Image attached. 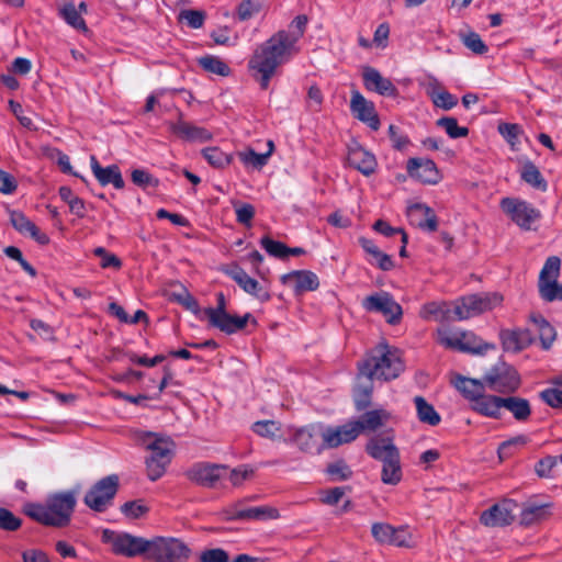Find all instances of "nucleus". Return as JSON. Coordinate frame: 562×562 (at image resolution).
Segmentation results:
<instances>
[{"mask_svg": "<svg viewBox=\"0 0 562 562\" xmlns=\"http://www.w3.org/2000/svg\"><path fill=\"white\" fill-rule=\"evenodd\" d=\"M350 111L353 117L363 122L370 128L376 131L380 127V120L374 103L367 100L358 90L351 93Z\"/></svg>", "mask_w": 562, "mask_h": 562, "instance_id": "dca6fc26", "label": "nucleus"}, {"mask_svg": "<svg viewBox=\"0 0 562 562\" xmlns=\"http://www.w3.org/2000/svg\"><path fill=\"white\" fill-rule=\"evenodd\" d=\"M90 166L93 176L101 186L104 187L111 183L115 189L121 190L124 188L125 182L123 180L119 166L111 165L103 168L93 155L90 157Z\"/></svg>", "mask_w": 562, "mask_h": 562, "instance_id": "4be33fe9", "label": "nucleus"}, {"mask_svg": "<svg viewBox=\"0 0 562 562\" xmlns=\"http://www.w3.org/2000/svg\"><path fill=\"white\" fill-rule=\"evenodd\" d=\"M405 370L402 352L389 346V380L396 379Z\"/></svg>", "mask_w": 562, "mask_h": 562, "instance_id": "49530a36", "label": "nucleus"}, {"mask_svg": "<svg viewBox=\"0 0 562 562\" xmlns=\"http://www.w3.org/2000/svg\"><path fill=\"white\" fill-rule=\"evenodd\" d=\"M347 162L351 168L357 169L366 176L372 173L376 167L374 156L358 144L349 146Z\"/></svg>", "mask_w": 562, "mask_h": 562, "instance_id": "5701e85b", "label": "nucleus"}, {"mask_svg": "<svg viewBox=\"0 0 562 562\" xmlns=\"http://www.w3.org/2000/svg\"><path fill=\"white\" fill-rule=\"evenodd\" d=\"M541 400L549 406L562 407V391L558 389H546L540 393Z\"/></svg>", "mask_w": 562, "mask_h": 562, "instance_id": "774afa93", "label": "nucleus"}, {"mask_svg": "<svg viewBox=\"0 0 562 562\" xmlns=\"http://www.w3.org/2000/svg\"><path fill=\"white\" fill-rule=\"evenodd\" d=\"M452 383L470 404L487 389L484 382V375L481 380L458 375Z\"/></svg>", "mask_w": 562, "mask_h": 562, "instance_id": "cd10ccee", "label": "nucleus"}, {"mask_svg": "<svg viewBox=\"0 0 562 562\" xmlns=\"http://www.w3.org/2000/svg\"><path fill=\"white\" fill-rule=\"evenodd\" d=\"M389 544L398 548H412L415 544V539L409 527L406 525L397 528L389 526Z\"/></svg>", "mask_w": 562, "mask_h": 562, "instance_id": "4c0bfd02", "label": "nucleus"}, {"mask_svg": "<svg viewBox=\"0 0 562 562\" xmlns=\"http://www.w3.org/2000/svg\"><path fill=\"white\" fill-rule=\"evenodd\" d=\"M437 125L442 127L449 137L451 138H461L467 137L469 135V128L464 126H459L457 119L452 116H445L437 121Z\"/></svg>", "mask_w": 562, "mask_h": 562, "instance_id": "a18cd8bd", "label": "nucleus"}, {"mask_svg": "<svg viewBox=\"0 0 562 562\" xmlns=\"http://www.w3.org/2000/svg\"><path fill=\"white\" fill-rule=\"evenodd\" d=\"M93 254H94V256H97L101 259L100 266L103 269H106V268L120 269L122 267L121 259L117 256H115L114 254L109 252L103 247L94 248Z\"/></svg>", "mask_w": 562, "mask_h": 562, "instance_id": "4d7b16f0", "label": "nucleus"}, {"mask_svg": "<svg viewBox=\"0 0 562 562\" xmlns=\"http://www.w3.org/2000/svg\"><path fill=\"white\" fill-rule=\"evenodd\" d=\"M180 18L186 20L190 27L200 29L204 23L205 14L199 10H183L180 13Z\"/></svg>", "mask_w": 562, "mask_h": 562, "instance_id": "338daca9", "label": "nucleus"}, {"mask_svg": "<svg viewBox=\"0 0 562 562\" xmlns=\"http://www.w3.org/2000/svg\"><path fill=\"white\" fill-rule=\"evenodd\" d=\"M260 245L270 256L280 259L288 257L289 247L281 241H277L269 238L268 236H265L261 238Z\"/></svg>", "mask_w": 562, "mask_h": 562, "instance_id": "09e8293b", "label": "nucleus"}, {"mask_svg": "<svg viewBox=\"0 0 562 562\" xmlns=\"http://www.w3.org/2000/svg\"><path fill=\"white\" fill-rule=\"evenodd\" d=\"M503 296L498 293L473 294L454 303L453 315L457 321H464L498 306Z\"/></svg>", "mask_w": 562, "mask_h": 562, "instance_id": "0eeeda50", "label": "nucleus"}, {"mask_svg": "<svg viewBox=\"0 0 562 562\" xmlns=\"http://www.w3.org/2000/svg\"><path fill=\"white\" fill-rule=\"evenodd\" d=\"M362 306L368 312H375L386 315V297L380 293H375L363 299Z\"/></svg>", "mask_w": 562, "mask_h": 562, "instance_id": "864d4df0", "label": "nucleus"}, {"mask_svg": "<svg viewBox=\"0 0 562 562\" xmlns=\"http://www.w3.org/2000/svg\"><path fill=\"white\" fill-rule=\"evenodd\" d=\"M517 504L512 499H504L484 510L480 516V521L486 527H504L510 525L514 519V509Z\"/></svg>", "mask_w": 562, "mask_h": 562, "instance_id": "4468645a", "label": "nucleus"}, {"mask_svg": "<svg viewBox=\"0 0 562 562\" xmlns=\"http://www.w3.org/2000/svg\"><path fill=\"white\" fill-rule=\"evenodd\" d=\"M402 480V469L400 464V452L397 448L389 441V484L396 485Z\"/></svg>", "mask_w": 562, "mask_h": 562, "instance_id": "79ce46f5", "label": "nucleus"}, {"mask_svg": "<svg viewBox=\"0 0 562 562\" xmlns=\"http://www.w3.org/2000/svg\"><path fill=\"white\" fill-rule=\"evenodd\" d=\"M367 452L382 462L381 481L386 483V438L383 436L372 437L367 443Z\"/></svg>", "mask_w": 562, "mask_h": 562, "instance_id": "72a5a7b5", "label": "nucleus"}, {"mask_svg": "<svg viewBox=\"0 0 562 562\" xmlns=\"http://www.w3.org/2000/svg\"><path fill=\"white\" fill-rule=\"evenodd\" d=\"M319 424H308L302 427H286V443H293L303 453H319L323 445L318 442V436L322 435Z\"/></svg>", "mask_w": 562, "mask_h": 562, "instance_id": "9b49d317", "label": "nucleus"}, {"mask_svg": "<svg viewBox=\"0 0 562 562\" xmlns=\"http://www.w3.org/2000/svg\"><path fill=\"white\" fill-rule=\"evenodd\" d=\"M145 445L147 450L150 451V454L146 458L147 475L150 481H156L164 475L167 465L171 462L172 442L148 435Z\"/></svg>", "mask_w": 562, "mask_h": 562, "instance_id": "423d86ee", "label": "nucleus"}, {"mask_svg": "<svg viewBox=\"0 0 562 562\" xmlns=\"http://www.w3.org/2000/svg\"><path fill=\"white\" fill-rule=\"evenodd\" d=\"M408 177L427 186H435L442 179V175L434 160L429 158H409L406 162Z\"/></svg>", "mask_w": 562, "mask_h": 562, "instance_id": "ddd939ff", "label": "nucleus"}, {"mask_svg": "<svg viewBox=\"0 0 562 562\" xmlns=\"http://www.w3.org/2000/svg\"><path fill=\"white\" fill-rule=\"evenodd\" d=\"M520 177L521 179L531 186L533 189H537L539 191H547L548 183L543 176L541 175L538 167L530 160H527L520 170Z\"/></svg>", "mask_w": 562, "mask_h": 562, "instance_id": "c9c22d12", "label": "nucleus"}, {"mask_svg": "<svg viewBox=\"0 0 562 562\" xmlns=\"http://www.w3.org/2000/svg\"><path fill=\"white\" fill-rule=\"evenodd\" d=\"M431 100L436 106L443 110H450L458 104L457 97L446 90L432 93Z\"/></svg>", "mask_w": 562, "mask_h": 562, "instance_id": "bf43d9fd", "label": "nucleus"}, {"mask_svg": "<svg viewBox=\"0 0 562 562\" xmlns=\"http://www.w3.org/2000/svg\"><path fill=\"white\" fill-rule=\"evenodd\" d=\"M420 317L424 319H435L436 322L454 321L453 308L446 302H429L423 305Z\"/></svg>", "mask_w": 562, "mask_h": 562, "instance_id": "7c9ffc66", "label": "nucleus"}, {"mask_svg": "<svg viewBox=\"0 0 562 562\" xmlns=\"http://www.w3.org/2000/svg\"><path fill=\"white\" fill-rule=\"evenodd\" d=\"M251 429L260 437L272 441L288 442L286 429H282V425L277 420H258L252 424Z\"/></svg>", "mask_w": 562, "mask_h": 562, "instance_id": "c756f323", "label": "nucleus"}, {"mask_svg": "<svg viewBox=\"0 0 562 562\" xmlns=\"http://www.w3.org/2000/svg\"><path fill=\"white\" fill-rule=\"evenodd\" d=\"M386 370V342H380L368 357L358 364V374L352 398L358 412L371 405V394L375 380H381Z\"/></svg>", "mask_w": 562, "mask_h": 562, "instance_id": "7ed1b4c3", "label": "nucleus"}, {"mask_svg": "<svg viewBox=\"0 0 562 562\" xmlns=\"http://www.w3.org/2000/svg\"><path fill=\"white\" fill-rule=\"evenodd\" d=\"M384 411L373 409L366 412L357 419H351L340 426H330L322 431L323 446L337 448L355 441L360 434L374 432L383 425Z\"/></svg>", "mask_w": 562, "mask_h": 562, "instance_id": "20e7f679", "label": "nucleus"}, {"mask_svg": "<svg viewBox=\"0 0 562 562\" xmlns=\"http://www.w3.org/2000/svg\"><path fill=\"white\" fill-rule=\"evenodd\" d=\"M414 403L416 406L417 417L422 423L430 426H437L440 423V415L423 396H416L414 398Z\"/></svg>", "mask_w": 562, "mask_h": 562, "instance_id": "e433bc0d", "label": "nucleus"}, {"mask_svg": "<svg viewBox=\"0 0 562 562\" xmlns=\"http://www.w3.org/2000/svg\"><path fill=\"white\" fill-rule=\"evenodd\" d=\"M358 243L366 252V259L370 265H376L380 269L386 270V254L372 239L359 237Z\"/></svg>", "mask_w": 562, "mask_h": 562, "instance_id": "f704fd0d", "label": "nucleus"}, {"mask_svg": "<svg viewBox=\"0 0 562 562\" xmlns=\"http://www.w3.org/2000/svg\"><path fill=\"white\" fill-rule=\"evenodd\" d=\"M560 267L561 260L557 256H551L546 260L539 276V293H542L546 285L558 283Z\"/></svg>", "mask_w": 562, "mask_h": 562, "instance_id": "473e14b6", "label": "nucleus"}, {"mask_svg": "<svg viewBox=\"0 0 562 562\" xmlns=\"http://www.w3.org/2000/svg\"><path fill=\"white\" fill-rule=\"evenodd\" d=\"M10 222L12 226L23 235H26L31 228H34V223L19 211L10 212Z\"/></svg>", "mask_w": 562, "mask_h": 562, "instance_id": "13d9d810", "label": "nucleus"}, {"mask_svg": "<svg viewBox=\"0 0 562 562\" xmlns=\"http://www.w3.org/2000/svg\"><path fill=\"white\" fill-rule=\"evenodd\" d=\"M223 271L232 278L246 293L257 297L260 302H268L271 299L269 291L262 288L257 280L251 278L238 266L226 267Z\"/></svg>", "mask_w": 562, "mask_h": 562, "instance_id": "2eb2a0df", "label": "nucleus"}, {"mask_svg": "<svg viewBox=\"0 0 562 562\" xmlns=\"http://www.w3.org/2000/svg\"><path fill=\"white\" fill-rule=\"evenodd\" d=\"M284 285L291 286L296 295L315 291L319 286L318 277L310 270H294L281 277Z\"/></svg>", "mask_w": 562, "mask_h": 562, "instance_id": "a211bd4d", "label": "nucleus"}, {"mask_svg": "<svg viewBox=\"0 0 562 562\" xmlns=\"http://www.w3.org/2000/svg\"><path fill=\"white\" fill-rule=\"evenodd\" d=\"M539 336L542 348L548 350L555 339V331L546 319H540Z\"/></svg>", "mask_w": 562, "mask_h": 562, "instance_id": "0e129e2a", "label": "nucleus"}, {"mask_svg": "<svg viewBox=\"0 0 562 562\" xmlns=\"http://www.w3.org/2000/svg\"><path fill=\"white\" fill-rule=\"evenodd\" d=\"M307 22L306 15H297L288 30L278 31L257 46L248 61V67L256 71V79L261 89H268L278 67L290 61L300 52L297 42L304 35Z\"/></svg>", "mask_w": 562, "mask_h": 562, "instance_id": "f257e3e1", "label": "nucleus"}, {"mask_svg": "<svg viewBox=\"0 0 562 562\" xmlns=\"http://www.w3.org/2000/svg\"><path fill=\"white\" fill-rule=\"evenodd\" d=\"M270 155H271V150H268L265 154H258V153H256L252 149H248L246 151H241V153L238 154L239 159L245 165H250V166H252L255 168L263 167L267 164L268 158L270 157Z\"/></svg>", "mask_w": 562, "mask_h": 562, "instance_id": "3c124183", "label": "nucleus"}, {"mask_svg": "<svg viewBox=\"0 0 562 562\" xmlns=\"http://www.w3.org/2000/svg\"><path fill=\"white\" fill-rule=\"evenodd\" d=\"M262 7V0H241L237 7L239 21H247L257 14Z\"/></svg>", "mask_w": 562, "mask_h": 562, "instance_id": "8fccbe9b", "label": "nucleus"}, {"mask_svg": "<svg viewBox=\"0 0 562 562\" xmlns=\"http://www.w3.org/2000/svg\"><path fill=\"white\" fill-rule=\"evenodd\" d=\"M200 562H229V555L221 548L207 549L201 553Z\"/></svg>", "mask_w": 562, "mask_h": 562, "instance_id": "69168bd1", "label": "nucleus"}, {"mask_svg": "<svg viewBox=\"0 0 562 562\" xmlns=\"http://www.w3.org/2000/svg\"><path fill=\"white\" fill-rule=\"evenodd\" d=\"M458 351L482 355L490 349H494L495 345L483 341L473 331L463 330L459 339Z\"/></svg>", "mask_w": 562, "mask_h": 562, "instance_id": "2f4dec72", "label": "nucleus"}, {"mask_svg": "<svg viewBox=\"0 0 562 562\" xmlns=\"http://www.w3.org/2000/svg\"><path fill=\"white\" fill-rule=\"evenodd\" d=\"M251 315L249 313L245 314L243 317L232 316L227 312L217 315L212 313V317L209 318V322L213 327L231 335L244 329Z\"/></svg>", "mask_w": 562, "mask_h": 562, "instance_id": "393cba45", "label": "nucleus"}, {"mask_svg": "<svg viewBox=\"0 0 562 562\" xmlns=\"http://www.w3.org/2000/svg\"><path fill=\"white\" fill-rule=\"evenodd\" d=\"M226 468L217 464L199 463L193 465L188 472V479L203 487H214L221 479V472Z\"/></svg>", "mask_w": 562, "mask_h": 562, "instance_id": "aec40b11", "label": "nucleus"}, {"mask_svg": "<svg viewBox=\"0 0 562 562\" xmlns=\"http://www.w3.org/2000/svg\"><path fill=\"white\" fill-rule=\"evenodd\" d=\"M104 542L112 547L115 554L134 558L143 555L146 559L148 539L133 536L126 532L104 530L102 535Z\"/></svg>", "mask_w": 562, "mask_h": 562, "instance_id": "1a4fd4ad", "label": "nucleus"}, {"mask_svg": "<svg viewBox=\"0 0 562 562\" xmlns=\"http://www.w3.org/2000/svg\"><path fill=\"white\" fill-rule=\"evenodd\" d=\"M171 133L184 142H207L212 138V133L206 128L196 126L179 119L177 122H168Z\"/></svg>", "mask_w": 562, "mask_h": 562, "instance_id": "412c9836", "label": "nucleus"}, {"mask_svg": "<svg viewBox=\"0 0 562 562\" xmlns=\"http://www.w3.org/2000/svg\"><path fill=\"white\" fill-rule=\"evenodd\" d=\"M363 85L367 90L384 94L386 91L385 80L373 67L366 66L362 69Z\"/></svg>", "mask_w": 562, "mask_h": 562, "instance_id": "58836bf2", "label": "nucleus"}, {"mask_svg": "<svg viewBox=\"0 0 562 562\" xmlns=\"http://www.w3.org/2000/svg\"><path fill=\"white\" fill-rule=\"evenodd\" d=\"M501 339L505 350L518 352L533 341V336L529 329L502 330Z\"/></svg>", "mask_w": 562, "mask_h": 562, "instance_id": "bb28decb", "label": "nucleus"}, {"mask_svg": "<svg viewBox=\"0 0 562 562\" xmlns=\"http://www.w3.org/2000/svg\"><path fill=\"white\" fill-rule=\"evenodd\" d=\"M502 408L507 409L513 417L525 423L531 416V405L527 398L519 396H506L502 398Z\"/></svg>", "mask_w": 562, "mask_h": 562, "instance_id": "c85d7f7f", "label": "nucleus"}, {"mask_svg": "<svg viewBox=\"0 0 562 562\" xmlns=\"http://www.w3.org/2000/svg\"><path fill=\"white\" fill-rule=\"evenodd\" d=\"M199 66L214 75L227 77L231 74L229 66L217 56L206 55L198 59Z\"/></svg>", "mask_w": 562, "mask_h": 562, "instance_id": "ea45409f", "label": "nucleus"}, {"mask_svg": "<svg viewBox=\"0 0 562 562\" xmlns=\"http://www.w3.org/2000/svg\"><path fill=\"white\" fill-rule=\"evenodd\" d=\"M462 43L467 48L477 55H483L488 50L486 44L475 32H469L468 34L462 35Z\"/></svg>", "mask_w": 562, "mask_h": 562, "instance_id": "603ef678", "label": "nucleus"}, {"mask_svg": "<svg viewBox=\"0 0 562 562\" xmlns=\"http://www.w3.org/2000/svg\"><path fill=\"white\" fill-rule=\"evenodd\" d=\"M77 505V491L49 494L44 503H27L23 512L36 522L54 528L69 526Z\"/></svg>", "mask_w": 562, "mask_h": 562, "instance_id": "f03ea898", "label": "nucleus"}, {"mask_svg": "<svg viewBox=\"0 0 562 562\" xmlns=\"http://www.w3.org/2000/svg\"><path fill=\"white\" fill-rule=\"evenodd\" d=\"M191 550L178 538L154 537L148 539L146 559L153 562H186Z\"/></svg>", "mask_w": 562, "mask_h": 562, "instance_id": "39448f33", "label": "nucleus"}, {"mask_svg": "<svg viewBox=\"0 0 562 562\" xmlns=\"http://www.w3.org/2000/svg\"><path fill=\"white\" fill-rule=\"evenodd\" d=\"M498 132L512 148H515V146L519 143L521 128L518 124L502 123L498 125Z\"/></svg>", "mask_w": 562, "mask_h": 562, "instance_id": "6e6d98bb", "label": "nucleus"}, {"mask_svg": "<svg viewBox=\"0 0 562 562\" xmlns=\"http://www.w3.org/2000/svg\"><path fill=\"white\" fill-rule=\"evenodd\" d=\"M121 512L128 518H139L148 512V508L140 501H131L122 505Z\"/></svg>", "mask_w": 562, "mask_h": 562, "instance_id": "e2e57ef3", "label": "nucleus"}, {"mask_svg": "<svg viewBox=\"0 0 562 562\" xmlns=\"http://www.w3.org/2000/svg\"><path fill=\"white\" fill-rule=\"evenodd\" d=\"M228 520H263L277 518L278 512L268 506L244 507L241 503L228 506L225 510Z\"/></svg>", "mask_w": 562, "mask_h": 562, "instance_id": "f3484780", "label": "nucleus"}, {"mask_svg": "<svg viewBox=\"0 0 562 562\" xmlns=\"http://www.w3.org/2000/svg\"><path fill=\"white\" fill-rule=\"evenodd\" d=\"M501 209L516 225L525 231H529L532 223L541 216L540 211L530 203L515 198L502 199Z\"/></svg>", "mask_w": 562, "mask_h": 562, "instance_id": "f8f14e48", "label": "nucleus"}, {"mask_svg": "<svg viewBox=\"0 0 562 562\" xmlns=\"http://www.w3.org/2000/svg\"><path fill=\"white\" fill-rule=\"evenodd\" d=\"M22 525V520L8 508H0V529L4 531H15Z\"/></svg>", "mask_w": 562, "mask_h": 562, "instance_id": "5fc2aeb1", "label": "nucleus"}, {"mask_svg": "<svg viewBox=\"0 0 562 562\" xmlns=\"http://www.w3.org/2000/svg\"><path fill=\"white\" fill-rule=\"evenodd\" d=\"M407 215L413 225L425 232H436L438 218L435 211L424 203H414L407 207Z\"/></svg>", "mask_w": 562, "mask_h": 562, "instance_id": "6ab92c4d", "label": "nucleus"}, {"mask_svg": "<svg viewBox=\"0 0 562 562\" xmlns=\"http://www.w3.org/2000/svg\"><path fill=\"white\" fill-rule=\"evenodd\" d=\"M203 157L206 161L215 168H224L232 161V156L222 151L217 147H209L202 150Z\"/></svg>", "mask_w": 562, "mask_h": 562, "instance_id": "c03bdc74", "label": "nucleus"}, {"mask_svg": "<svg viewBox=\"0 0 562 562\" xmlns=\"http://www.w3.org/2000/svg\"><path fill=\"white\" fill-rule=\"evenodd\" d=\"M59 15L74 29L87 32L88 27L74 3H66L59 9Z\"/></svg>", "mask_w": 562, "mask_h": 562, "instance_id": "a19ab883", "label": "nucleus"}, {"mask_svg": "<svg viewBox=\"0 0 562 562\" xmlns=\"http://www.w3.org/2000/svg\"><path fill=\"white\" fill-rule=\"evenodd\" d=\"M484 382L488 390L502 394L514 393L521 384L517 370L506 363L495 364L486 371Z\"/></svg>", "mask_w": 562, "mask_h": 562, "instance_id": "6e6552de", "label": "nucleus"}, {"mask_svg": "<svg viewBox=\"0 0 562 562\" xmlns=\"http://www.w3.org/2000/svg\"><path fill=\"white\" fill-rule=\"evenodd\" d=\"M327 473L331 475L335 481L348 480L352 474L350 468L344 461L330 463L327 467Z\"/></svg>", "mask_w": 562, "mask_h": 562, "instance_id": "680f3d73", "label": "nucleus"}, {"mask_svg": "<svg viewBox=\"0 0 562 562\" xmlns=\"http://www.w3.org/2000/svg\"><path fill=\"white\" fill-rule=\"evenodd\" d=\"M558 463L559 460L557 457L547 456L537 462L535 471L540 477H551L552 470L558 465Z\"/></svg>", "mask_w": 562, "mask_h": 562, "instance_id": "052dcab7", "label": "nucleus"}, {"mask_svg": "<svg viewBox=\"0 0 562 562\" xmlns=\"http://www.w3.org/2000/svg\"><path fill=\"white\" fill-rule=\"evenodd\" d=\"M462 331L463 330L461 329L440 327L437 329V341L448 349L458 350L460 345L459 339Z\"/></svg>", "mask_w": 562, "mask_h": 562, "instance_id": "37998d69", "label": "nucleus"}, {"mask_svg": "<svg viewBox=\"0 0 562 562\" xmlns=\"http://www.w3.org/2000/svg\"><path fill=\"white\" fill-rule=\"evenodd\" d=\"M119 487V476L108 475L98 481L85 495V504L94 512H104L112 503Z\"/></svg>", "mask_w": 562, "mask_h": 562, "instance_id": "9d476101", "label": "nucleus"}, {"mask_svg": "<svg viewBox=\"0 0 562 562\" xmlns=\"http://www.w3.org/2000/svg\"><path fill=\"white\" fill-rule=\"evenodd\" d=\"M552 504L530 501L526 503L520 513V524L531 526L548 519L551 515Z\"/></svg>", "mask_w": 562, "mask_h": 562, "instance_id": "a878e982", "label": "nucleus"}, {"mask_svg": "<svg viewBox=\"0 0 562 562\" xmlns=\"http://www.w3.org/2000/svg\"><path fill=\"white\" fill-rule=\"evenodd\" d=\"M502 396L486 394L485 391L470 404V408L488 418L498 419L502 409Z\"/></svg>", "mask_w": 562, "mask_h": 562, "instance_id": "b1692460", "label": "nucleus"}, {"mask_svg": "<svg viewBox=\"0 0 562 562\" xmlns=\"http://www.w3.org/2000/svg\"><path fill=\"white\" fill-rule=\"evenodd\" d=\"M131 178L133 183L142 189H155L159 186V180L144 169H134L131 173Z\"/></svg>", "mask_w": 562, "mask_h": 562, "instance_id": "de8ad7c7", "label": "nucleus"}]
</instances>
